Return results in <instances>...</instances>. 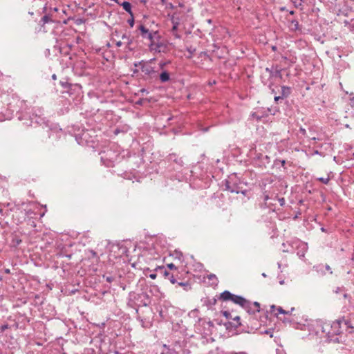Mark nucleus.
<instances>
[{
	"mask_svg": "<svg viewBox=\"0 0 354 354\" xmlns=\"http://www.w3.org/2000/svg\"><path fill=\"white\" fill-rule=\"evenodd\" d=\"M127 22H128V24H129V26H130L131 27H133V25H134V18H133V16H131V19H128Z\"/></svg>",
	"mask_w": 354,
	"mask_h": 354,
	"instance_id": "4c0bfd02",
	"label": "nucleus"
},
{
	"mask_svg": "<svg viewBox=\"0 0 354 354\" xmlns=\"http://www.w3.org/2000/svg\"><path fill=\"white\" fill-rule=\"evenodd\" d=\"M105 158H106L104 156H101V160H102V161H103V162H104V160H105Z\"/></svg>",
	"mask_w": 354,
	"mask_h": 354,
	"instance_id": "5fc2aeb1",
	"label": "nucleus"
},
{
	"mask_svg": "<svg viewBox=\"0 0 354 354\" xmlns=\"http://www.w3.org/2000/svg\"><path fill=\"white\" fill-rule=\"evenodd\" d=\"M169 158L170 160H172V161L176 162L180 166H182L183 164V160L180 158H178L176 157V155L174 154V153L169 154Z\"/></svg>",
	"mask_w": 354,
	"mask_h": 354,
	"instance_id": "6ab92c4d",
	"label": "nucleus"
},
{
	"mask_svg": "<svg viewBox=\"0 0 354 354\" xmlns=\"http://www.w3.org/2000/svg\"><path fill=\"white\" fill-rule=\"evenodd\" d=\"M122 45V41H119L116 42V46L118 47H120Z\"/></svg>",
	"mask_w": 354,
	"mask_h": 354,
	"instance_id": "603ef678",
	"label": "nucleus"
},
{
	"mask_svg": "<svg viewBox=\"0 0 354 354\" xmlns=\"http://www.w3.org/2000/svg\"><path fill=\"white\" fill-rule=\"evenodd\" d=\"M277 201H279L280 206H283L285 205L286 201L284 198H278Z\"/></svg>",
	"mask_w": 354,
	"mask_h": 354,
	"instance_id": "e433bc0d",
	"label": "nucleus"
},
{
	"mask_svg": "<svg viewBox=\"0 0 354 354\" xmlns=\"http://www.w3.org/2000/svg\"><path fill=\"white\" fill-rule=\"evenodd\" d=\"M291 93V88L288 86H282L281 87V93L280 95L283 97V99L288 97Z\"/></svg>",
	"mask_w": 354,
	"mask_h": 354,
	"instance_id": "ddd939ff",
	"label": "nucleus"
},
{
	"mask_svg": "<svg viewBox=\"0 0 354 354\" xmlns=\"http://www.w3.org/2000/svg\"><path fill=\"white\" fill-rule=\"evenodd\" d=\"M168 279L170 281V282L173 284L177 283V279L176 278L175 272H173L171 273L170 276L169 277Z\"/></svg>",
	"mask_w": 354,
	"mask_h": 354,
	"instance_id": "cd10ccee",
	"label": "nucleus"
},
{
	"mask_svg": "<svg viewBox=\"0 0 354 354\" xmlns=\"http://www.w3.org/2000/svg\"><path fill=\"white\" fill-rule=\"evenodd\" d=\"M18 119L24 121L26 126L44 125L48 127V122L43 117V110L40 108H34L28 111L19 113Z\"/></svg>",
	"mask_w": 354,
	"mask_h": 354,
	"instance_id": "f257e3e1",
	"label": "nucleus"
},
{
	"mask_svg": "<svg viewBox=\"0 0 354 354\" xmlns=\"http://www.w3.org/2000/svg\"><path fill=\"white\" fill-rule=\"evenodd\" d=\"M153 59H151L149 62L140 61L134 63V66L140 67L145 80H157L158 77V73L156 71L155 68L151 66V62Z\"/></svg>",
	"mask_w": 354,
	"mask_h": 354,
	"instance_id": "f03ea898",
	"label": "nucleus"
},
{
	"mask_svg": "<svg viewBox=\"0 0 354 354\" xmlns=\"http://www.w3.org/2000/svg\"><path fill=\"white\" fill-rule=\"evenodd\" d=\"M134 299L138 300L140 299V305L143 306H147L151 302L150 298L146 292L135 295Z\"/></svg>",
	"mask_w": 354,
	"mask_h": 354,
	"instance_id": "6e6552de",
	"label": "nucleus"
},
{
	"mask_svg": "<svg viewBox=\"0 0 354 354\" xmlns=\"http://www.w3.org/2000/svg\"><path fill=\"white\" fill-rule=\"evenodd\" d=\"M167 267L170 270H174V272L177 270L176 266L172 263L167 264Z\"/></svg>",
	"mask_w": 354,
	"mask_h": 354,
	"instance_id": "72a5a7b5",
	"label": "nucleus"
},
{
	"mask_svg": "<svg viewBox=\"0 0 354 354\" xmlns=\"http://www.w3.org/2000/svg\"><path fill=\"white\" fill-rule=\"evenodd\" d=\"M276 49H277V47H276V46H272V50H276Z\"/></svg>",
	"mask_w": 354,
	"mask_h": 354,
	"instance_id": "e2e57ef3",
	"label": "nucleus"
},
{
	"mask_svg": "<svg viewBox=\"0 0 354 354\" xmlns=\"http://www.w3.org/2000/svg\"><path fill=\"white\" fill-rule=\"evenodd\" d=\"M171 21L172 23V26H174V29H178L179 26V19L178 17H175L174 15H173L171 18Z\"/></svg>",
	"mask_w": 354,
	"mask_h": 354,
	"instance_id": "4be33fe9",
	"label": "nucleus"
},
{
	"mask_svg": "<svg viewBox=\"0 0 354 354\" xmlns=\"http://www.w3.org/2000/svg\"><path fill=\"white\" fill-rule=\"evenodd\" d=\"M167 63L166 62H160L158 65H159V68L160 69H163L165 68V66H166Z\"/></svg>",
	"mask_w": 354,
	"mask_h": 354,
	"instance_id": "58836bf2",
	"label": "nucleus"
},
{
	"mask_svg": "<svg viewBox=\"0 0 354 354\" xmlns=\"http://www.w3.org/2000/svg\"><path fill=\"white\" fill-rule=\"evenodd\" d=\"M247 192H248V191L246 189L242 190V189H240V192L239 193H241L244 196H245L247 194Z\"/></svg>",
	"mask_w": 354,
	"mask_h": 354,
	"instance_id": "de8ad7c7",
	"label": "nucleus"
},
{
	"mask_svg": "<svg viewBox=\"0 0 354 354\" xmlns=\"http://www.w3.org/2000/svg\"><path fill=\"white\" fill-rule=\"evenodd\" d=\"M158 77L161 82H167L170 80V75L167 71H162L158 74Z\"/></svg>",
	"mask_w": 354,
	"mask_h": 354,
	"instance_id": "4468645a",
	"label": "nucleus"
},
{
	"mask_svg": "<svg viewBox=\"0 0 354 354\" xmlns=\"http://www.w3.org/2000/svg\"><path fill=\"white\" fill-rule=\"evenodd\" d=\"M236 354H246L245 353H236Z\"/></svg>",
	"mask_w": 354,
	"mask_h": 354,
	"instance_id": "774afa93",
	"label": "nucleus"
},
{
	"mask_svg": "<svg viewBox=\"0 0 354 354\" xmlns=\"http://www.w3.org/2000/svg\"><path fill=\"white\" fill-rule=\"evenodd\" d=\"M277 310H278V313H280V314H289L288 311H286L281 307H279L277 308Z\"/></svg>",
	"mask_w": 354,
	"mask_h": 354,
	"instance_id": "c9c22d12",
	"label": "nucleus"
},
{
	"mask_svg": "<svg viewBox=\"0 0 354 354\" xmlns=\"http://www.w3.org/2000/svg\"><path fill=\"white\" fill-rule=\"evenodd\" d=\"M262 276H263V277H266V274L265 273H263V274H262Z\"/></svg>",
	"mask_w": 354,
	"mask_h": 354,
	"instance_id": "69168bd1",
	"label": "nucleus"
},
{
	"mask_svg": "<svg viewBox=\"0 0 354 354\" xmlns=\"http://www.w3.org/2000/svg\"><path fill=\"white\" fill-rule=\"evenodd\" d=\"M276 308V306L274 305H272L270 306V308H271V311L272 312L273 309H274Z\"/></svg>",
	"mask_w": 354,
	"mask_h": 354,
	"instance_id": "6e6d98bb",
	"label": "nucleus"
},
{
	"mask_svg": "<svg viewBox=\"0 0 354 354\" xmlns=\"http://www.w3.org/2000/svg\"><path fill=\"white\" fill-rule=\"evenodd\" d=\"M176 278L177 279V281L178 280H181V277L179 276L178 272L176 271L175 272Z\"/></svg>",
	"mask_w": 354,
	"mask_h": 354,
	"instance_id": "49530a36",
	"label": "nucleus"
},
{
	"mask_svg": "<svg viewBox=\"0 0 354 354\" xmlns=\"http://www.w3.org/2000/svg\"><path fill=\"white\" fill-rule=\"evenodd\" d=\"M313 268L318 273L322 274H326V272H328L330 274H333L332 268L328 264H319L314 266Z\"/></svg>",
	"mask_w": 354,
	"mask_h": 354,
	"instance_id": "1a4fd4ad",
	"label": "nucleus"
},
{
	"mask_svg": "<svg viewBox=\"0 0 354 354\" xmlns=\"http://www.w3.org/2000/svg\"><path fill=\"white\" fill-rule=\"evenodd\" d=\"M41 21L43 23V24H45L52 22L53 20L49 15H46L41 18Z\"/></svg>",
	"mask_w": 354,
	"mask_h": 354,
	"instance_id": "393cba45",
	"label": "nucleus"
},
{
	"mask_svg": "<svg viewBox=\"0 0 354 354\" xmlns=\"http://www.w3.org/2000/svg\"><path fill=\"white\" fill-rule=\"evenodd\" d=\"M176 283H178V286L183 287V289L185 291H189L192 288L191 284H190V283L188 281H178Z\"/></svg>",
	"mask_w": 354,
	"mask_h": 354,
	"instance_id": "aec40b11",
	"label": "nucleus"
},
{
	"mask_svg": "<svg viewBox=\"0 0 354 354\" xmlns=\"http://www.w3.org/2000/svg\"><path fill=\"white\" fill-rule=\"evenodd\" d=\"M122 39L127 40V43L128 46H130L132 44V42H133V39L130 36H128V35H127L125 34H124L122 36Z\"/></svg>",
	"mask_w": 354,
	"mask_h": 354,
	"instance_id": "bb28decb",
	"label": "nucleus"
},
{
	"mask_svg": "<svg viewBox=\"0 0 354 354\" xmlns=\"http://www.w3.org/2000/svg\"><path fill=\"white\" fill-rule=\"evenodd\" d=\"M341 321L336 320L330 326V330L327 332L328 339L330 342L339 343L340 342L339 336L342 334Z\"/></svg>",
	"mask_w": 354,
	"mask_h": 354,
	"instance_id": "20e7f679",
	"label": "nucleus"
},
{
	"mask_svg": "<svg viewBox=\"0 0 354 354\" xmlns=\"http://www.w3.org/2000/svg\"><path fill=\"white\" fill-rule=\"evenodd\" d=\"M171 257H173L175 259H178L180 262L183 261V253L177 250H175L171 254Z\"/></svg>",
	"mask_w": 354,
	"mask_h": 354,
	"instance_id": "f3484780",
	"label": "nucleus"
},
{
	"mask_svg": "<svg viewBox=\"0 0 354 354\" xmlns=\"http://www.w3.org/2000/svg\"><path fill=\"white\" fill-rule=\"evenodd\" d=\"M317 180L319 181L322 182V183L327 185L329 183L330 178H329V177H326V178L320 177Z\"/></svg>",
	"mask_w": 354,
	"mask_h": 354,
	"instance_id": "7c9ffc66",
	"label": "nucleus"
},
{
	"mask_svg": "<svg viewBox=\"0 0 354 354\" xmlns=\"http://www.w3.org/2000/svg\"><path fill=\"white\" fill-rule=\"evenodd\" d=\"M216 302V300L215 299H212V300L209 301V304L211 305H214Z\"/></svg>",
	"mask_w": 354,
	"mask_h": 354,
	"instance_id": "09e8293b",
	"label": "nucleus"
},
{
	"mask_svg": "<svg viewBox=\"0 0 354 354\" xmlns=\"http://www.w3.org/2000/svg\"><path fill=\"white\" fill-rule=\"evenodd\" d=\"M292 23H295V26H297V25H298V21H292Z\"/></svg>",
	"mask_w": 354,
	"mask_h": 354,
	"instance_id": "4d7b16f0",
	"label": "nucleus"
},
{
	"mask_svg": "<svg viewBox=\"0 0 354 354\" xmlns=\"http://www.w3.org/2000/svg\"><path fill=\"white\" fill-rule=\"evenodd\" d=\"M159 270L161 272V273L163 274V275L166 277V278H169V277L170 276L171 274V272L166 270H164L163 268H159Z\"/></svg>",
	"mask_w": 354,
	"mask_h": 354,
	"instance_id": "c85d7f7f",
	"label": "nucleus"
},
{
	"mask_svg": "<svg viewBox=\"0 0 354 354\" xmlns=\"http://www.w3.org/2000/svg\"><path fill=\"white\" fill-rule=\"evenodd\" d=\"M223 185L225 186V189L231 193L239 194L240 192V187L236 176H231L228 179L225 180Z\"/></svg>",
	"mask_w": 354,
	"mask_h": 354,
	"instance_id": "423d86ee",
	"label": "nucleus"
},
{
	"mask_svg": "<svg viewBox=\"0 0 354 354\" xmlns=\"http://www.w3.org/2000/svg\"><path fill=\"white\" fill-rule=\"evenodd\" d=\"M60 84L64 88L67 89V93H69V89L72 87L71 84L68 83L67 81H60Z\"/></svg>",
	"mask_w": 354,
	"mask_h": 354,
	"instance_id": "5701e85b",
	"label": "nucleus"
},
{
	"mask_svg": "<svg viewBox=\"0 0 354 354\" xmlns=\"http://www.w3.org/2000/svg\"><path fill=\"white\" fill-rule=\"evenodd\" d=\"M345 291V288L342 286V287H337L334 290L333 292L335 293V294H338V293H340L342 292H344Z\"/></svg>",
	"mask_w": 354,
	"mask_h": 354,
	"instance_id": "2f4dec72",
	"label": "nucleus"
},
{
	"mask_svg": "<svg viewBox=\"0 0 354 354\" xmlns=\"http://www.w3.org/2000/svg\"><path fill=\"white\" fill-rule=\"evenodd\" d=\"M5 272H6V274H10V269H8V268L5 269Z\"/></svg>",
	"mask_w": 354,
	"mask_h": 354,
	"instance_id": "864d4df0",
	"label": "nucleus"
},
{
	"mask_svg": "<svg viewBox=\"0 0 354 354\" xmlns=\"http://www.w3.org/2000/svg\"><path fill=\"white\" fill-rule=\"evenodd\" d=\"M186 50L189 53V55L188 56V57H192V55L194 54V53L196 52V48L194 47L193 46H187L186 47Z\"/></svg>",
	"mask_w": 354,
	"mask_h": 354,
	"instance_id": "b1692460",
	"label": "nucleus"
},
{
	"mask_svg": "<svg viewBox=\"0 0 354 354\" xmlns=\"http://www.w3.org/2000/svg\"><path fill=\"white\" fill-rule=\"evenodd\" d=\"M343 297L347 299L348 301V309H354V299L352 298V297L350 295L344 292L343 294Z\"/></svg>",
	"mask_w": 354,
	"mask_h": 354,
	"instance_id": "dca6fc26",
	"label": "nucleus"
},
{
	"mask_svg": "<svg viewBox=\"0 0 354 354\" xmlns=\"http://www.w3.org/2000/svg\"><path fill=\"white\" fill-rule=\"evenodd\" d=\"M149 48L151 50H154L155 52L158 53H161L165 52L166 46L163 44L162 42H156V40H155L153 43L149 44Z\"/></svg>",
	"mask_w": 354,
	"mask_h": 354,
	"instance_id": "9d476101",
	"label": "nucleus"
},
{
	"mask_svg": "<svg viewBox=\"0 0 354 354\" xmlns=\"http://www.w3.org/2000/svg\"><path fill=\"white\" fill-rule=\"evenodd\" d=\"M177 30H178V29H174V26H172L171 30V32L172 35H173L175 38H176V39H179V38H180V35H178V32H177Z\"/></svg>",
	"mask_w": 354,
	"mask_h": 354,
	"instance_id": "c756f323",
	"label": "nucleus"
},
{
	"mask_svg": "<svg viewBox=\"0 0 354 354\" xmlns=\"http://www.w3.org/2000/svg\"><path fill=\"white\" fill-rule=\"evenodd\" d=\"M277 162H280V164H281V165L282 167H284V166H285V165H286V160H276V163H277Z\"/></svg>",
	"mask_w": 354,
	"mask_h": 354,
	"instance_id": "a19ab883",
	"label": "nucleus"
},
{
	"mask_svg": "<svg viewBox=\"0 0 354 354\" xmlns=\"http://www.w3.org/2000/svg\"><path fill=\"white\" fill-rule=\"evenodd\" d=\"M207 278L209 280H212L213 282H212V284H215L216 285L218 283V279L217 277H216L215 274H210L207 276Z\"/></svg>",
	"mask_w": 354,
	"mask_h": 354,
	"instance_id": "a878e982",
	"label": "nucleus"
},
{
	"mask_svg": "<svg viewBox=\"0 0 354 354\" xmlns=\"http://www.w3.org/2000/svg\"><path fill=\"white\" fill-rule=\"evenodd\" d=\"M272 68H273V67H272L271 69H270V68H266V71H268V72L270 73V75H271L272 72H273V71H274V70H273Z\"/></svg>",
	"mask_w": 354,
	"mask_h": 354,
	"instance_id": "3c124183",
	"label": "nucleus"
},
{
	"mask_svg": "<svg viewBox=\"0 0 354 354\" xmlns=\"http://www.w3.org/2000/svg\"><path fill=\"white\" fill-rule=\"evenodd\" d=\"M114 354H120V353L118 351H115Z\"/></svg>",
	"mask_w": 354,
	"mask_h": 354,
	"instance_id": "052dcab7",
	"label": "nucleus"
},
{
	"mask_svg": "<svg viewBox=\"0 0 354 354\" xmlns=\"http://www.w3.org/2000/svg\"><path fill=\"white\" fill-rule=\"evenodd\" d=\"M290 15H293V14H294V11H290Z\"/></svg>",
	"mask_w": 354,
	"mask_h": 354,
	"instance_id": "338daca9",
	"label": "nucleus"
},
{
	"mask_svg": "<svg viewBox=\"0 0 354 354\" xmlns=\"http://www.w3.org/2000/svg\"><path fill=\"white\" fill-rule=\"evenodd\" d=\"M299 131H300V133H302L303 135H304V136L306 134V129H304V128H302V127H301V128L299 129Z\"/></svg>",
	"mask_w": 354,
	"mask_h": 354,
	"instance_id": "37998d69",
	"label": "nucleus"
},
{
	"mask_svg": "<svg viewBox=\"0 0 354 354\" xmlns=\"http://www.w3.org/2000/svg\"><path fill=\"white\" fill-rule=\"evenodd\" d=\"M138 29L140 31L142 39H148L150 43H153L155 40H158L160 37L158 31H151L142 24H140Z\"/></svg>",
	"mask_w": 354,
	"mask_h": 354,
	"instance_id": "39448f33",
	"label": "nucleus"
},
{
	"mask_svg": "<svg viewBox=\"0 0 354 354\" xmlns=\"http://www.w3.org/2000/svg\"><path fill=\"white\" fill-rule=\"evenodd\" d=\"M279 100H283V97L281 95L275 96L274 101L278 102Z\"/></svg>",
	"mask_w": 354,
	"mask_h": 354,
	"instance_id": "c03bdc74",
	"label": "nucleus"
},
{
	"mask_svg": "<svg viewBox=\"0 0 354 354\" xmlns=\"http://www.w3.org/2000/svg\"><path fill=\"white\" fill-rule=\"evenodd\" d=\"M233 321L235 322V323L232 322H228L227 324H225V325L227 326V324H229L230 326L237 328L239 326L241 325V323L240 322V317L236 316L234 318H232Z\"/></svg>",
	"mask_w": 354,
	"mask_h": 354,
	"instance_id": "a211bd4d",
	"label": "nucleus"
},
{
	"mask_svg": "<svg viewBox=\"0 0 354 354\" xmlns=\"http://www.w3.org/2000/svg\"><path fill=\"white\" fill-rule=\"evenodd\" d=\"M244 310L249 315H254L256 313L260 312V304L257 301L251 302L248 300V304L245 305V307H243Z\"/></svg>",
	"mask_w": 354,
	"mask_h": 354,
	"instance_id": "0eeeda50",
	"label": "nucleus"
},
{
	"mask_svg": "<svg viewBox=\"0 0 354 354\" xmlns=\"http://www.w3.org/2000/svg\"><path fill=\"white\" fill-rule=\"evenodd\" d=\"M52 77H53V79L55 80V79H56V75H55V74H54V75H52Z\"/></svg>",
	"mask_w": 354,
	"mask_h": 354,
	"instance_id": "bf43d9fd",
	"label": "nucleus"
},
{
	"mask_svg": "<svg viewBox=\"0 0 354 354\" xmlns=\"http://www.w3.org/2000/svg\"><path fill=\"white\" fill-rule=\"evenodd\" d=\"M270 112V109H268L266 111H257L256 112H254L251 114V116L256 119L257 121L261 120L263 118L268 117L269 115V113Z\"/></svg>",
	"mask_w": 354,
	"mask_h": 354,
	"instance_id": "f8f14e48",
	"label": "nucleus"
},
{
	"mask_svg": "<svg viewBox=\"0 0 354 354\" xmlns=\"http://www.w3.org/2000/svg\"><path fill=\"white\" fill-rule=\"evenodd\" d=\"M156 276H157V275H156V274H155V273H152V274H149V277H150L151 279H155L156 278Z\"/></svg>",
	"mask_w": 354,
	"mask_h": 354,
	"instance_id": "a18cd8bd",
	"label": "nucleus"
},
{
	"mask_svg": "<svg viewBox=\"0 0 354 354\" xmlns=\"http://www.w3.org/2000/svg\"><path fill=\"white\" fill-rule=\"evenodd\" d=\"M91 253H92L93 256H95L96 254V253L95 252H93V251H91Z\"/></svg>",
	"mask_w": 354,
	"mask_h": 354,
	"instance_id": "680f3d73",
	"label": "nucleus"
},
{
	"mask_svg": "<svg viewBox=\"0 0 354 354\" xmlns=\"http://www.w3.org/2000/svg\"><path fill=\"white\" fill-rule=\"evenodd\" d=\"M120 5L123 8V9L127 12H128L131 16H133V12H132V10H131V3L129 2L124 1L122 3H120Z\"/></svg>",
	"mask_w": 354,
	"mask_h": 354,
	"instance_id": "2eb2a0df",
	"label": "nucleus"
},
{
	"mask_svg": "<svg viewBox=\"0 0 354 354\" xmlns=\"http://www.w3.org/2000/svg\"><path fill=\"white\" fill-rule=\"evenodd\" d=\"M281 71H282V69L281 68L276 66L274 71L272 72V73H271V77H279L281 79L282 78Z\"/></svg>",
	"mask_w": 354,
	"mask_h": 354,
	"instance_id": "412c9836",
	"label": "nucleus"
},
{
	"mask_svg": "<svg viewBox=\"0 0 354 354\" xmlns=\"http://www.w3.org/2000/svg\"><path fill=\"white\" fill-rule=\"evenodd\" d=\"M220 299L223 301H231L241 308L245 307V305L248 304V299L242 296L232 294L228 290L223 291L220 295Z\"/></svg>",
	"mask_w": 354,
	"mask_h": 354,
	"instance_id": "7ed1b4c3",
	"label": "nucleus"
},
{
	"mask_svg": "<svg viewBox=\"0 0 354 354\" xmlns=\"http://www.w3.org/2000/svg\"><path fill=\"white\" fill-rule=\"evenodd\" d=\"M307 250H308L307 244L304 242H299L297 245V255L300 259L304 258Z\"/></svg>",
	"mask_w": 354,
	"mask_h": 354,
	"instance_id": "9b49d317",
	"label": "nucleus"
},
{
	"mask_svg": "<svg viewBox=\"0 0 354 354\" xmlns=\"http://www.w3.org/2000/svg\"><path fill=\"white\" fill-rule=\"evenodd\" d=\"M350 101H351V105L352 106H354V97H351V98H350Z\"/></svg>",
	"mask_w": 354,
	"mask_h": 354,
	"instance_id": "8fccbe9b",
	"label": "nucleus"
},
{
	"mask_svg": "<svg viewBox=\"0 0 354 354\" xmlns=\"http://www.w3.org/2000/svg\"><path fill=\"white\" fill-rule=\"evenodd\" d=\"M269 198V196L265 193L263 194V201L266 203V204L267 203V201H268Z\"/></svg>",
	"mask_w": 354,
	"mask_h": 354,
	"instance_id": "ea45409f",
	"label": "nucleus"
},
{
	"mask_svg": "<svg viewBox=\"0 0 354 354\" xmlns=\"http://www.w3.org/2000/svg\"><path fill=\"white\" fill-rule=\"evenodd\" d=\"M106 281L111 283L113 281V278L111 276L106 277Z\"/></svg>",
	"mask_w": 354,
	"mask_h": 354,
	"instance_id": "79ce46f5",
	"label": "nucleus"
},
{
	"mask_svg": "<svg viewBox=\"0 0 354 354\" xmlns=\"http://www.w3.org/2000/svg\"><path fill=\"white\" fill-rule=\"evenodd\" d=\"M21 243V240L19 238H14L12 239V243L15 245H19L20 243Z\"/></svg>",
	"mask_w": 354,
	"mask_h": 354,
	"instance_id": "f704fd0d",
	"label": "nucleus"
},
{
	"mask_svg": "<svg viewBox=\"0 0 354 354\" xmlns=\"http://www.w3.org/2000/svg\"><path fill=\"white\" fill-rule=\"evenodd\" d=\"M222 313L227 319H232V315L230 312L225 310L223 311Z\"/></svg>",
	"mask_w": 354,
	"mask_h": 354,
	"instance_id": "473e14b6",
	"label": "nucleus"
},
{
	"mask_svg": "<svg viewBox=\"0 0 354 354\" xmlns=\"http://www.w3.org/2000/svg\"><path fill=\"white\" fill-rule=\"evenodd\" d=\"M264 333H266V334L270 333V332H269L268 330H265V332H264Z\"/></svg>",
	"mask_w": 354,
	"mask_h": 354,
	"instance_id": "0e129e2a",
	"label": "nucleus"
},
{
	"mask_svg": "<svg viewBox=\"0 0 354 354\" xmlns=\"http://www.w3.org/2000/svg\"><path fill=\"white\" fill-rule=\"evenodd\" d=\"M137 104H142V100H139V101H138V102H137Z\"/></svg>",
	"mask_w": 354,
	"mask_h": 354,
	"instance_id": "13d9d810",
	"label": "nucleus"
}]
</instances>
